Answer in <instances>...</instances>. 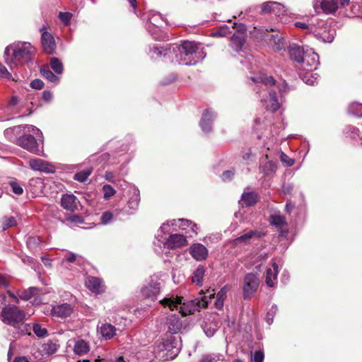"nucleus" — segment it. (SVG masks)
Wrapping results in <instances>:
<instances>
[{"instance_id": "obj_1", "label": "nucleus", "mask_w": 362, "mask_h": 362, "mask_svg": "<svg viewBox=\"0 0 362 362\" xmlns=\"http://www.w3.org/2000/svg\"><path fill=\"white\" fill-rule=\"evenodd\" d=\"M35 53V48L30 42L17 41L5 48V62L12 68L31 62Z\"/></svg>"}, {"instance_id": "obj_2", "label": "nucleus", "mask_w": 362, "mask_h": 362, "mask_svg": "<svg viewBox=\"0 0 362 362\" xmlns=\"http://www.w3.org/2000/svg\"><path fill=\"white\" fill-rule=\"evenodd\" d=\"M214 290H207L206 295L204 296L201 299L196 298L190 302V305H187L185 303L182 304V297H166L160 300V303L164 307H168L171 310L177 308L180 306V313L183 316H186L189 314L193 313L194 311L199 308H204L207 307L209 300L214 298L215 296Z\"/></svg>"}, {"instance_id": "obj_3", "label": "nucleus", "mask_w": 362, "mask_h": 362, "mask_svg": "<svg viewBox=\"0 0 362 362\" xmlns=\"http://www.w3.org/2000/svg\"><path fill=\"white\" fill-rule=\"evenodd\" d=\"M198 45L193 42L185 41L181 45H172L169 47L170 52H173L175 61L180 64L192 65L198 60L196 59Z\"/></svg>"}, {"instance_id": "obj_4", "label": "nucleus", "mask_w": 362, "mask_h": 362, "mask_svg": "<svg viewBox=\"0 0 362 362\" xmlns=\"http://www.w3.org/2000/svg\"><path fill=\"white\" fill-rule=\"evenodd\" d=\"M1 320L7 325L16 327L21 324V333L25 334L29 328V325L23 324L25 319V313L15 305H6L1 311Z\"/></svg>"}, {"instance_id": "obj_5", "label": "nucleus", "mask_w": 362, "mask_h": 362, "mask_svg": "<svg viewBox=\"0 0 362 362\" xmlns=\"http://www.w3.org/2000/svg\"><path fill=\"white\" fill-rule=\"evenodd\" d=\"M245 31V24H233L230 28L226 25L220 27L218 30L213 33V35L227 37L228 35L232 34V40L236 43L238 47H240L243 44Z\"/></svg>"}, {"instance_id": "obj_6", "label": "nucleus", "mask_w": 362, "mask_h": 362, "mask_svg": "<svg viewBox=\"0 0 362 362\" xmlns=\"http://www.w3.org/2000/svg\"><path fill=\"white\" fill-rule=\"evenodd\" d=\"M259 285L258 275L254 273H247L245 274L243 284V298L245 299L251 298L257 291Z\"/></svg>"}, {"instance_id": "obj_7", "label": "nucleus", "mask_w": 362, "mask_h": 362, "mask_svg": "<svg viewBox=\"0 0 362 362\" xmlns=\"http://www.w3.org/2000/svg\"><path fill=\"white\" fill-rule=\"evenodd\" d=\"M160 291V283L156 276H151L149 281L141 288L142 296L154 301Z\"/></svg>"}, {"instance_id": "obj_8", "label": "nucleus", "mask_w": 362, "mask_h": 362, "mask_svg": "<svg viewBox=\"0 0 362 362\" xmlns=\"http://www.w3.org/2000/svg\"><path fill=\"white\" fill-rule=\"evenodd\" d=\"M17 145L29 152L40 155L42 151L39 148L36 139L30 134H24L17 139Z\"/></svg>"}, {"instance_id": "obj_9", "label": "nucleus", "mask_w": 362, "mask_h": 362, "mask_svg": "<svg viewBox=\"0 0 362 362\" xmlns=\"http://www.w3.org/2000/svg\"><path fill=\"white\" fill-rule=\"evenodd\" d=\"M339 0H315L313 8L317 12L321 11L322 13L329 15L334 14L338 9Z\"/></svg>"}, {"instance_id": "obj_10", "label": "nucleus", "mask_w": 362, "mask_h": 362, "mask_svg": "<svg viewBox=\"0 0 362 362\" xmlns=\"http://www.w3.org/2000/svg\"><path fill=\"white\" fill-rule=\"evenodd\" d=\"M299 64L305 71H312L319 64V56L312 50H307Z\"/></svg>"}, {"instance_id": "obj_11", "label": "nucleus", "mask_w": 362, "mask_h": 362, "mask_svg": "<svg viewBox=\"0 0 362 362\" xmlns=\"http://www.w3.org/2000/svg\"><path fill=\"white\" fill-rule=\"evenodd\" d=\"M262 14H274L276 16L286 14L284 6L276 1H267L260 6Z\"/></svg>"}, {"instance_id": "obj_12", "label": "nucleus", "mask_w": 362, "mask_h": 362, "mask_svg": "<svg viewBox=\"0 0 362 362\" xmlns=\"http://www.w3.org/2000/svg\"><path fill=\"white\" fill-rule=\"evenodd\" d=\"M28 164L30 168L35 171H40L47 173H53L55 171V168L52 165L40 158L30 159Z\"/></svg>"}, {"instance_id": "obj_13", "label": "nucleus", "mask_w": 362, "mask_h": 362, "mask_svg": "<svg viewBox=\"0 0 362 362\" xmlns=\"http://www.w3.org/2000/svg\"><path fill=\"white\" fill-rule=\"evenodd\" d=\"M74 311V307L67 303L56 305L51 310V315L59 318L69 317Z\"/></svg>"}, {"instance_id": "obj_14", "label": "nucleus", "mask_w": 362, "mask_h": 362, "mask_svg": "<svg viewBox=\"0 0 362 362\" xmlns=\"http://www.w3.org/2000/svg\"><path fill=\"white\" fill-rule=\"evenodd\" d=\"M41 30L42 31L41 40L43 50L45 53L52 54L56 49L54 39L51 33L44 30V28Z\"/></svg>"}, {"instance_id": "obj_15", "label": "nucleus", "mask_w": 362, "mask_h": 362, "mask_svg": "<svg viewBox=\"0 0 362 362\" xmlns=\"http://www.w3.org/2000/svg\"><path fill=\"white\" fill-rule=\"evenodd\" d=\"M189 252L197 261L204 260L208 256V250L201 243H194L189 247Z\"/></svg>"}, {"instance_id": "obj_16", "label": "nucleus", "mask_w": 362, "mask_h": 362, "mask_svg": "<svg viewBox=\"0 0 362 362\" xmlns=\"http://www.w3.org/2000/svg\"><path fill=\"white\" fill-rule=\"evenodd\" d=\"M165 245L169 249H177L187 245L185 236L180 234L170 235L166 240Z\"/></svg>"}, {"instance_id": "obj_17", "label": "nucleus", "mask_w": 362, "mask_h": 362, "mask_svg": "<svg viewBox=\"0 0 362 362\" xmlns=\"http://www.w3.org/2000/svg\"><path fill=\"white\" fill-rule=\"evenodd\" d=\"M86 287L93 293L99 294L105 291L103 281L98 277L88 276L86 281Z\"/></svg>"}, {"instance_id": "obj_18", "label": "nucleus", "mask_w": 362, "mask_h": 362, "mask_svg": "<svg viewBox=\"0 0 362 362\" xmlns=\"http://www.w3.org/2000/svg\"><path fill=\"white\" fill-rule=\"evenodd\" d=\"M61 204L66 210L74 211L77 209V198L74 194H64Z\"/></svg>"}, {"instance_id": "obj_19", "label": "nucleus", "mask_w": 362, "mask_h": 362, "mask_svg": "<svg viewBox=\"0 0 362 362\" xmlns=\"http://www.w3.org/2000/svg\"><path fill=\"white\" fill-rule=\"evenodd\" d=\"M263 234L257 230H250L243 235L234 239L233 245L235 246L241 244H249L250 243V239L252 238H260Z\"/></svg>"}, {"instance_id": "obj_20", "label": "nucleus", "mask_w": 362, "mask_h": 362, "mask_svg": "<svg viewBox=\"0 0 362 362\" xmlns=\"http://www.w3.org/2000/svg\"><path fill=\"white\" fill-rule=\"evenodd\" d=\"M278 276V265L276 262L272 263V268L267 270L266 284L269 287H274L276 284Z\"/></svg>"}, {"instance_id": "obj_21", "label": "nucleus", "mask_w": 362, "mask_h": 362, "mask_svg": "<svg viewBox=\"0 0 362 362\" xmlns=\"http://www.w3.org/2000/svg\"><path fill=\"white\" fill-rule=\"evenodd\" d=\"M168 325L170 332L175 334L182 328V323L180 317L176 315H172L168 318Z\"/></svg>"}, {"instance_id": "obj_22", "label": "nucleus", "mask_w": 362, "mask_h": 362, "mask_svg": "<svg viewBox=\"0 0 362 362\" xmlns=\"http://www.w3.org/2000/svg\"><path fill=\"white\" fill-rule=\"evenodd\" d=\"M288 53L291 59L300 63L305 52L300 46L293 44L288 47Z\"/></svg>"}, {"instance_id": "obj_23", "label": "nucleus", "mask_w": 362, "mask_h": 362, "mask_svg": "<svg viewBox=\"0 0 362 362\" xmlns=\"http://www.w3.org/2000/svg\"><path fill=\"white\" fill-rule=\"evenodd\" d=\"M270 44L274 51L285 50L286 42L285 40L279 34L271 35Z\"/></svg>"}, {"instance_id": "obj_24", "label": "nucleus", "mask_w": 362, "mask_h": 362, "mask_svg": "<svg viewBox=\"0 0 362 362\" xmlns=\"http://www.w3.org/2000/svg\"><path fill=\"white\" fill-rule=\"evenodd\" d=\"M213 118V113L209 112V110H206L203 114L200 123L201 127L204 132H209L211 130V122Z\"/></svg>"}, {"instance_id": "obj_25", "label": "nucleus", "mask_w": 362, "mask_h": 362, "mask_svg": "<svg viewBox=\"0 0 362 362\" xmlns=\"http://www.w3.org/2000/svg\"><path fill=\"white\" fill-rule=\"evenodd\" d=\"M116 332V328L110 324H104L100 327V334L105 339L112 338Z\"/></svg>"}, {"instance_id": "obj_26", "label": "nucleus", "mask_w": 362, "mask_h": 362, "mask_svg": "<svg viewBox=\"0 0 362 362\" xmlns=\"http://www.w3.org/2000/svg\"><path fill=\"white\" fill-rule=\"evenodd\" d=\"M89 350V345L85 340L80 339L76 341L74 347L75 354L78 355H83L88 353Z\"/></svg>"}, {"instance_id": "obj_27", "label": "nucleus", "mask_w": 362, "mask_h": 362, "mask_svg": "<svg viewBox=\"0 0 362 362\" xmlns=\"http://www.w3.org/2000/svg\"><path fill=\"white\" fill-rule=\"evenodd\" d=\"M241 199L246 206H252L257 203L258 195L254 192H244L242 194Z\"/></svg>"}, {"instance_id": "obj_28", "label": "nucleus", "mask_w": 362, "mask_h": 362, "mask_svg": "<svg viewBox=\"0 0 362 362\" xmlns=\"http://www.w3.org/2000/svg\"><path fill=\"white\" fill-rule=\"evenodd\" d=\"M140 201L139 192L137 189H133L132 195L127 202L128 207L133 210H136Z\"/></svg>"}, {"instance_id": "obj_29", "label": "nucleus", "mask_w": 362, "mask_h": 362, "mask_svg": "<svg viewBox=\"0 0 362 362\" xmlns=\"http://www.w3.org/2000/svg\"><path fill=\"white\" fill-rule=\"evenodd\" d=\"M40 74L48 81L57 83L59 81V78L54 75L49 69L47 66H42L40 68Z\"/></svg>"}, {"instance_id": "obj_30", "label": "nucleus", "mask_w": 362, "mask_h": 362, "mask_svg": "<svg viewBox=\"0 0 362 362\" xmlns=\"http://www.w3.org/2000/svg\"><path fill=\"white\" fill-rule=\"evenodd\" d=\"M228 292L227 288L223 287L217 293H216V300L214 303L215 307L217 309H221L223 306L224 300L226 298V293Z\"/></svg>"}, {"instance_id": "obj_31", "label": "nucleus", "mask_w": 362, "mask_h": 362, "mask_svg": "<svg viewBox=\"0 0 362 362\" xmlns=\"http://www.w3.org/2000/svg\"><path fill=\"white\" fill-rule=\"evenodd\" d=\"M16 225V220L13 216H4L0 220V228L1 230H6Z\"/></svg>"}, {"instance_id": "obj_32", "label": "nucleus", "mask_w": 362, "mask_h": 362, "mask_svg": "<svg viewBox=\"0 0 362 362\" xmlns=\"http://www.w3.org/2000/svg\"><path fill=\"white\" fill-rule=\"evenodd\" d=\"M37 293V288L35 287H30L26 290L20 291L18 292V297L24 300L30 299Z\"/></svg>"}, {"instance_id": "obj_33", "label": "nucleus", "mask_w": 362, "mask_h": 362, "mask_svg": "<svg viewBox=\"0 0 362 362\" xmlns=\"http://www.w3.org/2000/svg\"><path fill=\"white\" fill-rule=\"evenodd\" d=\"M205 269L203 267H199L193 273L192 281L193 283L201 286L202 284V279L204 275Z\"/></svg>"}, {"instance_id": "obj_34", "label": "nucleus", "mask_w": 362, "mask_h": 362, "mask_svg": "<svg viewBox=\"0 0 362 362\" xmlns=\"http://www.w3.org/2000/svg\"><path fill=\"white\" fill-rule=\"evenodd\" d=\"M178 221L180 222V225L179 226V227L182 230H187V228H189L192 233H197V226L191 221L184 218H180L178 219Z\"/></svg>"}, {"instance_id": "obj_35", "label": "nucleus", "mask_w": 362, "mask_h": 362, "mask_svg": "<svg viewBox=\"0 0 362 362\" xmlns=\"http://www.w3.org/2000/svg\"><path fill=\"white\" fill-rule=\"evenodd\" d=\"M170 46V45H168V46L165 47V48H163V47L159 48V47H153V54H155L156 55L157 57H160L163 56V57H168L169 59H172V55L173 54V52H170V51L168 50Z\"/></svg>"}, {"instance_id": "obj_36", "label": "nucleus", "mask_w": 362, "mask_h": 362, "mask_svg": "<svg viewBox=\"0 0 362 362\" xmlns=\"http://www.w3.org/2000/svg\"><path fill=\"white\" fill-rule=\"evenodd\" d=\"M327 29V26H322L321 30H323V32H317L315 33V35L318 37L321 38L325 42H331L334 38L335 32L333 31L332 33L326 34V30Z\"/></svg>"}, {"instance_id": "obj_37", "label": "nucleus", "mask_w": 362, "mask_h": 362, "mask_svg": "<svg viewBox=\"0 0 362 362\" xmlns=\"http://www.w3.org/2000/svg\"><path fill=\"white\" fill-rule=\"evenodd\" d=\"M93 170L92 168H87L83 170H81L74 175V180L76 181H78L80 182H85L88 177L92 173Z\"/></svg>"}, {"instance_id": "obj_38", "label": "nucleus", "mask_w": 362, "mask_h": 362, "mask_svg": "<svg viewBox=\"0 0 362 362\" xmlns=\"http://www.w3.org/2000/svg\"><path fill=\"white\" fill-rule=\"evenodd\" d=\"M50 66L56 74H62L64 69L63 65L59 59L55 57L52 58L50 60Z\"/></svg>"}, {"instance_id": "obj_39", "label": "nucleus", "mask_w": 362, "mask_h": 362, "mask_svg": "<svg viewBox=\"0 0 362 362\" xmlns=\"http://www.w3.org/2000/svg\"><path fill=\"white\" fill-rule=\"evenodd\" d=\"M271 223L276 226H282L286 224L285 218L279 214H274L270 216Z\"/></svg>"}, {"instance_id": "obj_40", "label": "nucleus", "mask_w": 362, "mask_h": 362, "mask_svg": "<svg viewBox=\"0 0 362 362\" xmlns=\"http://www.w3.org/2000/svg\"><path fill=\"white\" fill-rule=\"evenodd\" d=\"M255 83H263L265 85L272 86L275 83V80L272 76H258L251 78Z\"/></svg>"}, {"instance_id": "obj_41", "label": "nucleus", "mask_w": 362, "mask_h": 362, "mask_svg": "<svg viewBox=\"0 0 362 362\" xmlns=\"http://www.w3.org/2000/svg\"><path fill=\"white\" fill-rule=\"evenodd\" d=\"M103 198L105 200H108L110 198H111L112 196H114L115 194L116 193V191L110 185H105L103 187Z\"/></svg>"}, {"instance_id": "obj_42", "label": "nucleus", "mask_w": 362, "mask_h": 362, "mask_svg": "<svg viewBox=\"0 0 362 362\" xmlns=\"http://www.w3.org/2000/svg\"><path fill=\"white\" fill-rule=\"evenodd\" d=\"M203 329L207 337H212L217 330V325H211L205 322Z\"/></svg>"}, {"instance_id": "obj_43", "label": "nucleus", "mask_w": 362, "mask_h": 362, "mask_svg": "<svg viewBox=\"0 0 362 362\" xmlns=\"http://www.w3.org/2000/svg\"><path fill=\"white\" fill-rule=\"evenodd\" d=\"M349 111L357 116H362V104L353 103L349 107Z\"/></svg>"}, {"instance_id": "obj_44", "label": "nucleus", "mask_w": 362, "mask_h": 362, "mask_svg": "<svg viewBox=\"0 0 362 362\" xmlns=\"http://www.w3.org/2000/svg\"><path fill=\"white\" fill-rule=\"evenodd\" d=\"M33 332L38 337H44L47 334V329L39 324L33 325Z\"/></svg>"}, {"instance_id": "obj_45", "label": "nucleus", "mask_w": 362, "mask_h": 362, "mask_svg": "<svg viewBox=\"0 0 362 362\" xmlns=\"http://www.w3.org/2000/svg\"><path fill=\"white\" fill-rule=\"evenodd\" d=\"M9 185L12 189V192L17 194V195H21L23 193V188L22 186L15 181H11L9 182Z\"/></svg>"}, {"instance_id": "obj_46", "label": "nucleus", "mask_w": 362, "mask_h": 362, "mask_svg": "<svg viewBox=\"0 0 362 362\" xmlns=\"http://www.w3.org/2000/svg\"><path fill=\"white\" fill-rule=\"evenodd\" d=\"M112 218H113V214L111 211H105L102 214L101 218H100L101 223L104 224V225L107 224L112 221Z\"/></svg>"}, {"instance_id": "obj_47", "label": "nucleus", "mask_w": 362, "mask_h": 362, "mask_svg": "<svg viewBox=\"0 0 362 362\" xmlns=\"http://www.w3.org/2000/svg\"><path fill=\"white\" fill-rule=\"evenodd\" d=\"M310 72L311 71H305V74L303 76V80L305 81V82L308 85L313 86L315 83H317V78H313Z\"/></svg>"}, {"instance_id": "obj_48", "label": "nucleus", "mask_w": 362, "mask_h": 362, "mask_svg": "<svg viewBox=\"0 0 362 362\" xmlns=\"http://www.w3.org/2000/svg\"><path fill=\"white\" fill-rule=\"evenodd\" d=\"M66 220L71 223H74L82 224L84 223L83 218L81 216L77 214L69 216V217H67Z\"/></svg>"}, {"instance_id": "obj_49", "label": "nucleus", "mask_w": 362, "mask_h": 362, "mask_svg": "<svg viewBox=\"0 0 362 362\" xmlns=\"http://www.w3.org/2000/svg\"><path fill=\"white\" fill-rule=\"evenodd\" d=\"M73 16V14L70 12H60L59 18L62 23H69Z\"/></svg>"}, {"instance_id": "obj_50", "label": "nucleus", "mask_w": 362, "mask_h": 362, "mask_svg": "<svg viewBox=\"0 0 362 362\" xmlns=\"http://www.w3.org/2000/svg\"><path fill=\"white\" fill-rule=\"evenodd\" d=\"M30 86L34 89H42L44 86V83L40 79H35L31 81Z\"/></svg>"}, {"instance_id": "obj_51", "label": "nucleus", "mask_w": 362, "mask_h": 362, "mask_svg": "<svg viewBox=\"0 0 362 362\" xmlns=\"http://www.w3.org/2000/svg\"><path fill=\"white\" fill-rule=\"evenodd\" d=\"M166 18L163 16L160 13H155L152 15V17L150 18V23L157 22V21H166Z\"/></svg>"}, {"instance_id": "obj_52", "label": "nucleus", "mask_w": 362, "mask_h": 362, "mask_svg": "<svg viewBox=\"0 0 362 362\" xmlns=\"http://www.w3.org/2000/svg\"><path fill=\"white\" fill-rule=\"evenodd\" d=\"M281 160L283 163H286L288 166H291L293 165L294 161L292 159H290L288 156H286L284 153H281Z\"/></svg>"}, {"instance_id": "obj_53", "label": "nucleus", "mask_w": 362, "mask_h": 362, "mask_svg": "<svg viewBox=\"0 0 362 362\" xmlns=\"http://www.w3.org/2000/svg\"><path fill=\"white\" fill-rule=\"evenodd\" d=\"M264 359V354L262 351H255L253 355V361L255 362H262Z\"/></svg>"}, {"instance_id": "obj_54", "label": "nucleus", "mask_w": 362, "mask_h": 362, "mask_svg": "<svg viewBox=\"0 0 362 362\" xmlns=\"http://www.w3.org/2000/svg\"><path fill=\"white\" fill-rule=\"evenodd\" d=\"M270 97H271V99H272L274 101V103L272 105V108L274 111H276L279 109V103H277V100H276L275 93H270Z\"/></svg>"}, {"instance_id": "obj_55", "label": "nucleus", "mask_w": 362, "mask_h": 362, "mask_svg": "<svg viewBox=\"0 0 362 362\" xmlns=\"http://www.w3.org/2000/svg\"><path fill=\"white\" fill-rule=\"evenodd\" d=\"M233 175H234V173L233 171H230V170L225 171V172H223V173L222 175V179L225 181L230 180L232 179Z\"/></svg>"}, {"instance_id": "obj_56", "label": "nucleus", "mask_w": 362, "mask_h": 362, "mask_svg": "<svg viewBox=\"0 0 362 362\" xmlns=\"http://www.w3.org/2000/svg\"><path fill=\"white\" fill-rule=\"evenodd\" d=\"M15 131V128H8L4 131V135L6 137H7L8 139L11 140L13 139V133Z\"/></svg>"}, {"instance_id": "obj_57", "label": "nucleus", "mask_w": 362, "mask_h": 362, "mask_svg": "<svg viewBox=\"0 0 362 362\" xmlns=\"http://www.w3.org/2000/svg\"><path fill=\"white\" fill-rule=\"evenodd\" d=\"M52 98V94L50 91L45 90L42 93V98L45 101H49Z\"/></svg>"}, {"instance_id": "obj_58", "label": "nucleus", "mask_w": 362, "mask_h": 362, "mask_svg": "<svg viewBox=\"0 0 362 362\" xmlns=\"http://www.w3.org/2000/svg\"><path fill=\"white\" fill-rule=\"evenodd\" d=\"M77 255L74 253H71L65 257L66 260L69 262H74L76 259Z\"/></svg>"}, {"instance_id": "obj_59", "label": "nucleus", "mask_w": 362, "mask_h": 362, "mask_svg": "<svg viewBox=\"0 0 362 362\" xmlns=\"http://www.w3.org/2000/svg\"><path fill=\"white\" fill-rule=\"evenodd\" d=\"M0 285H1L4 287H7L8 286V281L6 279V278L0 274Z\"/></svg>"}, {"instance_id": "obj_60", "label": "nucleus", "mask_w": 362, "mask_h": 362, "mask_svg": "<svg viewBox=\"0 0 362 362\" xmlns=\"http://www.w3.org/2000/svg\"><path fill=\"white\" fill-rule=\"evenodd\" d=\"M30 185H42V181L40 178L31 179L30 180Z\"/></svg>"}, {"instance_id": "obj_61", "label": "nucleus", "mask_w": 362, "mask_h": 362, "mask_svg": "<svg viewBox=\"0 0 362 362\" xmlns=\"http://www.w3.org/2000/svg\"><path fill=\"white\" fill-rule=\"evenodd\" d=\"M200 362H216V361L211 356H205L202 358Z\"/></svg>"}, {"instance_id": "obj_62", "label": "nucleus", "mask_w": 362, "mask_h": 362, "mask_svg": "<svg viewBox=\"0 0 362 362\" xmlns=\"http://www.w3.org/2000/svg\"><path fill=\"white\" fill-rule=\"evenodd\" d=\"M7 293H8V296L10 298H11L14 302H16V303H19L18 297L16 296L13 293H12L10 291H7Z\"/></svg>"}, {"instance_id": "obj_63", "label": "nucleus", "mask_w": 362, "mask_h": 362, "mask_svg": "<svg viewBox=\"0 0 362 362\" xmlns=\"http://www.w3.org/2000/svg\"><path fill=\"white\" fill-rule=\"evenodd\" d=\"M13 362H30L25 356L18 357L14 359Z\"/></svg>"}, {"instance_id": "obj_64", "label": "nucleus", "mask_w": 362, "mask_h": 362, "mask_svg": "<svg viewBox=\"0 0 362 362\" xmlns=\"http://www.w3.org/2000/svg\"><path fill=\"white\" fill-rule=\"evenodd\" d=\"M105 362H126L123 357L120 356V357H118L117 358L115 361H112V360H107V361H105Z\"/></svg>"}]
</instances>
